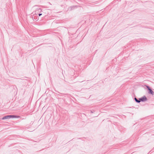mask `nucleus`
Wrapping results in <instances>:
<instances>
[{
  "mask_svg": "<svg viewBox=\"0 0 154 154\" xmlns=\"http://www.w3.org/2000/svg\"><path fill=\"white\" fill-rule=\"evenodd\" d=\"M147 90V92L149 94L153 95L154 92L152 91V88L149 85H145Z\"/></svg>",
  "mask_w": 154,
  "mask_h": 154,
  "instance_id": "obj_1",
  "label": "nucleus"
},
{
  "mask_svg": "<svg viewBox=\"0 0 154 154\" xmlns=\"http://www.w3.org/2000/svg\"><path fill=\"white\" fill-rule=\"evenodd\" d=\"M10 119L11 118H20V116H19L15 115H9Z\"/></svg>",
  "mask_w": 154,
  "mask_h": 154,
  "instance_id": "obj_2",
  "label": "nucleus"
},
{
  "mask_svg": "<svg viewBox=\"0 0 154 154\" xmlns=\"http://www.w3.org/2000/svg\"><path fill=\"white\" fill-rule=\"evenodd\" d=\"M141 99L142 102H144L148 100L147 98L145 95H144L141 97Z\"/></svg>",
  "mask_w": 154,
  "mask_h": 154,
  "instance_id": "obj_3",
  "label": "nucleus"
},
{
  "mask_svg": "<svg viewBox=\"0 0 154 154\" xmlns=\"http://www.w3.org/2000/svg\"><path fill=\"white\" fill-rule=\"evenodd\" d=\"M77 8V5H73L70 6L69 9H70V10H73L75 8Z\"/></svg>",
  "mask_w": 154,
  "mask_h": 154,
  "instance_id": "obj_4",
  "label": "nucleus"
},
{
  "mask_svg": "<svg viewBox=\"0 0 154 154\" xmlns=\"http://www.w3.org/2000/svg\"><path fill=\"white\" fill-rule=\"evenodd\" d=\"M42 11V9L41 8H39L37 9L35 11V12L37 14H38L39 12L40 13H41Z\"/></svg>",
  "mask_w": 154,
  "mask_h": 154,
  "instance_id": "obj_5",
  "label": "nucleus"
},
{
  "mask_svg": "<svg viewBox=\"0 0 154 154\" xmlns=\"http://www.w3.org/2000/svg\"><path fill=\"white\" fill-rule=\"evenodd\" d=\"M7 119H10L9 115L4 116L1 118L2 120H5Z\"/></svg>",
  "mask_w": 154,
  "mask_h": 154,
  "instance_id": "obj_6",
  "label": "nucleus"
},
{
  "mask_svg": "<svg viewBox=\"0 0 154 154\" xmlns=\"http://www.w3.org/2000/svg\"><path fill=\"white\" fill-rule=\"evenodd\" d=\"M134 99L136 102L139 103V100H138V99L135 96L134 97Z\"/></svg>",
  "mask_w": 154,
  "mask_h": 154,
  "instance_id": "obj_7",
  "label": "nucleus"
},
{
  "mask_svg": "<svg viewBox=\"0 0 154 154\" xmlns=\"http://www.w3.org/2000/svg\"><path fill=\"white\" fill-rule=\"evenodd\" d=\"M37 17L34 16V17L33 20H35V21H36L37 20Z\"/></svg>",
  "mask_w": 154,
  "mask_h": 154,
  "instance_id": "obj_8",
  "label": "nucleus"
},
{
  "mask_svg": "<svg viewBox=\"0 0 154 154\" xmlns=\"http://www.w3.org/2000/svg\"><path fill=\"white\" fill-rule=\"evenodd\" d=\"M141 97L140 98H138V100H139V103H140V102H142V100H141Z\"/></svg>",
  "mask_w": 154,
  "mask_h": 154,
  "instance_id": "obj_9",
  "label": "nucleus"
},
{
  "mask_svg": "<svg viewBox=\"0 0 154 154\" xmlns=\"http://www.w3.org/2000/svg\"><path fill=\"white\" fill-rule=\"evenodd\" d=\"M90 111L91 112V113H93L95 112V111L94 110H90Z\"/></svg>",
  "mask_w": 154,
  "mask_h": 154,
  "instance_id": "obj_10",
  "label": "nucleus"
},
{
  "mask_svg": "<svg viewBox=\"0 0 154 154\" xmlns=\"http://www.w3.org/2000/svg\"><path fill=\"white\" fill-rule=\"evenodd\" d=\"M39 16H41L42 15V13H39V14H38Z\"/></svg>",
  "mask_w": 154,
  "mask_h": 154,
  "instance_id": "obj_11",
  "label": "nucleus"
},
{
  "mask_svg": "<svg viewBox=\"0 0 154 154\" xmlns=\"http://www.w3.org/2000/svg\"><path fill=\"white\" fill-rule=\"evenodd\" d=\"M81 139V138H78V139Z\"/></svg>",
  "mask_w": 154,
  "mask_h": 154,
  "instance_id": "obj_12",
  "label": "nucleus"
},
{
  "mask_svg": "<svg viewBox=\"0 0 154 154\" xmlns=\"http://www.w3.org/2000/svg\"><path fill=\"white\" fill-rule=\"evenodd\" d=\"M45 15H44V16H43V17H45Z\"/></svg>",
  "mask_w": 154,
  "mask_h": 154,
  "instance_id": "obj_13",
  "label": "nucleus"
},
{
  "mask_svg": "<svg viewBox=\"0 0 154 154\" xmlns=\"http://www.w3.org/2000/svg\"><path fill=\"white\" fill-rule=\"evenodd\" d=\"M84 81H82V82H84Z\"/></svg>",
  "mask_w": 154,
  "mask_h": 154,
  "instance_id": "obj_14",
  "label": "nucleus"
},
{
  "mask_svg": "<svg viewBox=\"0 0 154 154\" xmlns=\"http://www.w3.org/2000/svg\"><path fill=\"white\" fill-rule=\"evenodd\" d=\"M153 148L154 149V147Z\"/></svg>",
  "mask_w": 154,
  "mask_h": 154,
  "instance_id": "obj_15",
  "label": "nucleus"
}]
</instances>
